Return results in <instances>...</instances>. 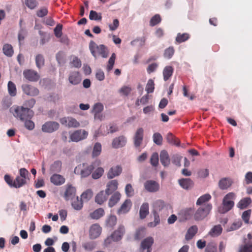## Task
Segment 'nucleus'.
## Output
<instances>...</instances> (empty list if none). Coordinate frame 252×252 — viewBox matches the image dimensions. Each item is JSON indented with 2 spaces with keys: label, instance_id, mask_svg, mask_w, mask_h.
<instances>
[{
  "label": "nucleus",
  "instance_id": "nucleus-1",
  "mask_svg": "<svg viewBox=\"0 0 252 252\" xmlns=\"http://www.w3.org/2000/svg\"><path fill=\"white\" fill-rule=\"evenodd\" d=\"M19 174L14 180L10 175L7 174L4 175V181L10 187L18 189L28 184L31 176L28 170L25 168H22L19 169Z\"/></svg>",
  "mask_w": 252,
  "mask_h": 252
},
{
  "label": "nucleus",
  "instance_id": "nucleus-2",
  "mask_svg": "<svg viewBox=\"0 0 252 252\" xmlns=\"http://www.w3.org/2000/svg\"><path fill=\"white\" fill-rule=\"evenodd\" d=\"M101 164V161L96 159L93 162L91 165H88L87 163H82L78 165L74 169V173L76 174L81 175V177L85 178L89 176L93 170Z\"/></svg>",
  "mask_w": 252,
  "mask_h": 252
},
{
  "label": "nucleus",
  "instance_id": "nucleus-3",
  "mask_svg": "<svg viewBox=\"0 0 252 252\" xmlns=\"http://www.w3.org/2000/svg\"><path fill=\"white\" fill-rule=\"evenodd\" d=\"M237 197L236 194L233 192L227 193L223 197L221 206H220L218 211L221 214H225L233 209L234 206V200Z\"/></svg>",
  "mask_w": 252,
  "mask_h": 252
},
{
  "label": "nucleus",
  "instance_id": "nucleus-4",
  "mask_svg": "<svg viewBox=\"0 0 252 252\" xmlns=\"http://www.w3.org/2000/svg\"><path fill=\"white\" fill-rule=\"evenodd\" d=\"M10 110L15 118L23 122L25 120L31 119L34 115L32 110L24 106H16L12 108Z\"/></svg>",
  "mask_w": 252,
  "mask_h": 252
},
{
  "label": "nucleus",
  "instance_id": "nucleus-5",
  "mask_svg": "<svg viewBox=\"0 0 252 252\" xmlns=\"http://www.w3.org/2000/svg\"><path fill=\"white\" fill-rule=\"evenodd\" d=\"M90 50L93 55L96 57L100 55L102 58H106L108 57V51L104 45H97L94 41H91L89 44Z\"/></svg>",
  "mask_w": 252,
  "mask_h": 252
},
{
  "label": "nucleus",
  "instance_id": "nucleus-6",
  "mask_svg": "<svg viewBox=\"0 0 252 252\" xmlns=\"http://www.w3.org/2000/svg\"><path fill=\"white\" fill-rule=\"evenodd\" d=\"M212 206L210 203H207L203 206L200 207L194 215V218L196 220H200L204 219L212 210Z\"/></svg>",
  "mask_w": 252,
  "mask_h": 252
},
{
  "label": "nucleus",
  "instance_id": "nucleus-7",
  "mask_svg": "<svg viewBox=\"0 0 252 252\" xmlns=\"http://www.w3.org/2000/svg\"><path fill=\"white\" fill-rule=\"evenodd\" d=\"M88 132L84 130H77L71 133L70 135L71 141L78 142L87 137Z\"/></svg>",
  "mask_w": 252,
  "mask_h": 252
},
{
  "label": "nucleus",
  "instance_id": "nucleus-8",
  "mask_svg": "<svg viewBox=\"0 0 252 252\" xmlns=\"http://www.w3.org/2000/svg\"><path fill=\"white\" fill-rule=\"evenodd\" d=\"M144 187L145 189L150 192H155L159 189V184L154 180H147L144 184Z\"/></svg>",
  "mask_w": 252,
  "mask_h": 252
},
{
  "label": "nucleus",
  "instance_id": "nucleus-9",
  "mask_svg": "<svg viewBox=\"0 0 252 252\" xmlns=\"http://www.w3.org/2000/svg\"><path fill=\"white\" fill-rule=\"evenodd\" d=\"M22 89L24 94L30 96H36L39 93L37 88L29 84L23 85L22 86Z\"/></svg>",
  "mask_w": 252,
  "mask_h": 252
},
{
  "label": "nucleus",
  "instance_id": "nucleus-10",
  "mask_svg": "<svg viewBox=\"0 0 252 252\" xmlns=\"http://www.w3.org/2000/svg\"><path fill=\"white\" fill-rule=\"evenodd\" d=\"M60 123L68 127H77L80 126V124L77 121L72 117H63L60 119Z\"/></svg>",
  "mask_w": 252,
  "mask_h": 252
},
{
  "label": "nucleus",
  "instance_id": "nucleus-11",
  "mask_svg": "<svg viewBox=\"0 0 252 252\" xmlns=\"http://www.w3.org/2000/svg\"><path fill=\"white\" fill-rule=\"evenodd\" d=\"M59 124L56 122H47L42 126V130L45 132L52 133L59 128Z\"/></svg>",
  "mask_w": 252,
  "mask_h": 252
},
{
  "label": "nucleus",
  "instance_id": "nucleus-12",
  "mask_svg": "<svg viewBox=\"0 0 252 252\" xmlns=\"http://www.w3.org/2000/svg\"><path fill=\"white\" fill-rule=\"evenodd\" d=\"M143 129L141 127L138 128L137 129L133 137L134 145L135 147L138 148L140 147L143 140Z\"/></svg>",
  "mask_w": 252,
  "mask_h": 252
},
{
  "label": "nucleus",
  "instance_id": "nucleus-13",
  "mask_svg": "<svg viewBox=\"0 0 252 252\" xmlns=\"http://www.w3.org/2000/svg\"><path fill=\"white\" fill-rule=\"evenodd\" d=\"M82 80L80 73L77 71H72L69 74L68 81L70 84L76 85L79 84Z\"/></svg>",
  "mask_w": 252,
  "mask_h": 252
},
{
  "label": "nucleus",
  "instance_id": "nucleus-14",
  "mask_svg": "<svg viewBox=\"0 0 252 252\" xmlns=\"http://www.w3.org/2000/svg\"><path fill=\"white\" fill-rule=\"evenodd\" d=\"M132 202L129 199H126L121 205L120 208L117 211V214L119 215L125 214L128 213L131 207Z\"/></svg>",
  "mask_w": 252,
  "mask_h": 252
},
{
  "label": "nucleus",
  "instance_id": "nucleus-15",
  "mask_svg": "<svg viewBox=\"0 0 252 252\" xmlns=\"http://www.w3.org/2000/svg\"><path fill=\"white\" fill-rule=\"evenodd\" d=\"M23 75L27 80L32 82H36L39 78V75L36 72L30 69L24 70Z\"/></svg>",
  "mask_w": 252,
  "mask_h": 252
},
{
  "label": "nucleus",
  "instance_id": "nucleus-16",
  "mask_svg": "<svg viewBox=\"0 0 252 252\" xmlns=\"http://www.w3.org/2000/svg\"><path fill=\"white\" fill-rule=\"evenodd\" d=\"M101 230V227L98 224H93L89 231L90 238L94 239L97 238L100 235Z\"/></svg>",
  "mask_w": 252,
  "mask_h": 252
},
{
  "label": "nucleus",
  "instance_id": "nucleus-17",
  "mask_svg": "<svg viewBox=\"0 0 252 252\" xmlns=\"http://www.w3.org/2000/svg\"><path fill=\"white\" fill-rule=\"evenodd\" d=\"M126 138L124 136H120L115 138L112 142V146L113 148L118 149L126 145Z\"/></svg>",
  "mask_w": 252,
  "mask_h": 252
},
{
  "label": "nucleus",
  "instance_id": "nucleus-18",
  "mask_svg": "<svg viewBox=\"0 0 252 252\" xmlns=\"http://www.w3.org/2000/svg\"><path fill=\"white\" fill-rule=\"evenodd\" d=\"M76 189L72 185H67L64 197L66 200H73L75 198Z\"/></svg>",
  "mask_w": 252,
  "mask_h": 252
},
{
  "label": "nucleus",
  "instance_id": "nucleus-19",
  "mask_svg": "<svg viewBox=\"0 0 252 252\" xmlns=\"http://www.w3.org/2000/svg\"><path fill=\"white\" fill-rule=\"evenodd\" d=\"M118 182L116 180H113L109 181L106 186L105 193L107 195L111 194L114 191L118 189Z\"/></svg>",
  "mask_w": 252,
  "mask_h": 252
},
{
  "label": "nucleus",
  "instance_id": "nucleus-20",
  "mask_svg": "<svg viewBox=\"0 0 252 252\" xmlns=\"http://www.w3.org/2000/svg\"><path fill=\"white\" fill-rule=\"evenodd\" d=\"M122 168L120 165H117L111 167L107 173V178L109 179H113L121 174Z\"/></svg>",
  "mask_w": 252,
  "mask_h": 252
},
{
  "label": "nucleus",
  "instance_id": "nucleus-21",
  "mask_svg": "<svg viewBox=\"0 0 252 252\" xmlns=\"http://www.w3.org/2000/svg\"><path fill=\"white\" fill-rule=\"evenodd\" d=\"M125 232V229L123 225H120L118 228L112 234L111 237L114 241H118L121 240Z\"/></svg>",
  "mask_w": 252,
  "mask_h": 252
},
{
  "label": "nucleus",
  "instance_id": "nucleus-22",
  "mask_svg": "<svg viewBox=\"0 0 252 252\" xmlns=\"http://www.w3.org/2000/svg\"><path fill=\"white\" fill-rule=\"evenodd\" d=\"M65 179L60 174H54L50 177V182L55 186H61L65 183Z\"/></svg>",
  "mask_w": 252,
  "mask_h": 252
},
{
  "label": "nucleus",
  "instance_id": "nucleus-23",
  "mask_svg": "<svg viewBox=\"0 0 252 252\" xmlns=\"http://www.w3.org/2000/svg\"><path fill=\"white\" fill-rule=\"evenodd\" d=\"M154 243V239L151 237H147L143 240L141 244V248L143 250L147 249V252H151V247Z\"/></svg>",
  "mask_w": 252,
  "mask_h": 252
},
{
  "label": "nucleus",
  "instance_id": "nucleus-24",
  "mask_svg": "<svg viewBox=\"0 0 252 252\" xmlns=\"http://www.w3.org/2000/svg\"><path fill=\"white\" fill-rule=\"evenodd\" d=\"M179 184L180 186L185 189H189L193 186V181L189 178H183L179 180Z\"/></svg>",
  "mask_w": 252,
  "mask_h": 252
},
{
  "label": "nucleus",
  "instance_id": "nucleus-25",
  "mask_svg": "<svg viewBox=\"0 0 252 252\" xmlns=\"http://www.w3.org/2000/svg\"><path fill=\"white\" fill-rule=\"evenodd\" d=\"M233 184L232 180L228 178H223L220 179L219 182V188L222 190L229 188Z\"/></svg>",
  "mask_w": 252,
  "mask_h": 252
},
{
  "label": "nucleus",
  "instance_id": "nucleus-26",
  "mask_svg": "<svg viewBox=\"0 0 252 252\" xmlns=\"http://www.w3.org/2000/svg\"><path fill=\"white\" fill-rule=\"evenodd\" d=\"M252 202L250 197H246L241 199L237 204V207L241 209H246Z\"/></svg>",
  "mask_w": 252,
  "mask_h": 252
},
{
  "label": "nucleus",
  "instance_id": "nucleus-27",
  "mask_svg": "<svg viewBox=\"0 0 252 252\" xmlns=\"http://www.w3.org/2000/svg\"><path fill=\"white\" fill-rule=\"evenodd\" d=\"M160 161L164 166H168L170 160L168 153L165 150H162L160 153Z\"/></svg>",
  "mask_w": 252,
  "mask_h": 252
},
{
  "label": "nucleus",
  "instance_id": "nucleus-28",
  "mask_svg": "<svg viewBox=\"0 0 252 252\" xmlns=\"http://www.w3.org/2000/svg\"><path fill=\"white\" fill-rule=\"evenodd\" d=\"M198 231V227L196 225H192L190 227L185 235V239L187 241L190 240L193 238Z\"/></svg>",
  "mask_w": 252,
  "mask_h": 252
},
{
  "label": "nucleus",
  "instance_id": "nucleus-29",
  "mask_svg": "<svg viewBox=\"0 0 252 252\" xmlns=\"http://www.w3.org/2000/svg\"><path fill=\"white\" fill-rule=\"evenodd\" d=\"M222 231V228L220 224L215 225L209 231V235L215 237L220 236Z\"/></svg>",
  "mask_w": 252,
  "mask_h": 252
},
{
  "label": "nucleus",
  "instance_id": "nucleus-30",
  "mask_svg": "<svg viewBox=\"0 0 252 252\" xmlns=\"http://www.w3.org/2000/svg\"><path fill=\"white\" fill-rule=\"evenodd\" d=\"M121 194L118 191L115 192L111 197L109 200L108 205L112 207L115 205L120 200Z\"/></svg>",
  "mask_w": 252,
  "mask_h": 252
},
{
  "label": "nucleus",
  "instance_id": "nucleus-31",
  "mask_svg": "<svg viewBox=\"0 0 252 252\" xmlns=\"http://www.w3.org/2000/svg\"><path fill=\"white\" fill-rule=\"evenodd\" d=\"M149 213V204L148 203H144L142 204L140 209L139 215L140 218L141 219H145Z\"/></svg>",
  "mask_w": 252,
  "mask_h": 252
},
{
  "label": "nucleus",
  "instance_id": "nucleus-32",
  "mask_svg": "<svg viewBox=\"0 0 252 252\" xmlns=\"http://www.w3.org/2000/svg\"><path fill=\"white\" fill-rule=\"evenodd\" d=\"M104 215V211L101 208H98L90 214V216L92 219L98 220Z\"/></svg>",
  "mask_w": 252,
  "mask_h": 252
},
{
  "label": "nucleus",
  "instance_id": "nucleus-33",
  "mask_svg": "<svg viewBox=\"0 0 252 252\" xmlns=\"http://www.w3.org/2000/svg\"><path fill=\"white\" fill-rule=\"evenodd\" d=\"M174 69L171 66H166L163 70V79L164 81L168 80L172 75Z\"/></svg>",
  "mask_w": 252,
  "mask_h": 252
},
{
  "label": "nucleus",
  "instance_id": "nucleus-34",
  "mask_svg": "<svg viewBox=\"0 0 252 252\" xmlns=\"http://www.w3.org/2000/svg\"><path fill=\"white\" fill-rule=\"evenodd\" d=\"M105 194L103 191L98 193L95 197V201L99 205L102 204L107 199L108 195Z\"/></svg>",
  "mask_w": 252,
  "mask_h": 252
},
{
  "label": "nucleus",
  "instance_id": "nucleus-35",
  "mask_svg": "<svg viewBox=\"0 0 252 252\" xmlns=\"http://www.w3.org/2000/svg\"><path fill=\"white\" fill-rule=\"evenodd\" d=\"M238 252H252V241L246 243L240 246Z\"/></svg>",
  "mask_w": 252,
  "mask_h": 252
},
{
  "label": "nucleus",
  "instance_id": "nucleus-36",
  "mask_svg": "<svg viewBox=\"0 0 252 252\" xmlns=\"http://www.w3.org/2000/svg\"><path fill=\"white\" fill-rule=\"evenodd\" d=\"M211 199V196L209 194H205L201 196L197 200L196 204L197 205L203 206L206 204V203Z\"/></svg>",
  "mask_w": 252,
  "mask_h": 252
},
{
  "label": "nucleus",
  "instance_id": "nucleus-37",
  "mask_svg": "<svg viewBox=\"0 0 252 252\" xmlns=\"http://www.w3.org/2000/svg\"><path fill=\"white\" fill-rule=\"evenodd\" d=\"M166 139L169 144L179 146L180 140L176 138L171 133H168L167 134Z\"/></svg>",
  "mask_w": 252,
  "mask_h": 252
},
{
  "label": "nucleus",
  "instance_id": "nucleus-38",
  "mask_svg": "<svg viewBox=\"0 0 252 252\" xmlns=\"http://www.w3.org/2000/svg\"><path fill=\"white\" fill-rule=\"evenodd\" d=\"M74 200L72 201L71 205L72 207L76 210H81L83 206V201L81 199H79V197L77 196L74 198Z\"/></svg>",
  "mask_w": 252,
  "mask_h": 252
},
{
  "label": "nucleus",
  "instance_id": "nucleus-39",
  "mask_svg": "<svg viewBox=\"0 0 252 252\" xmlns=\"http://www.w3.org/2000/svg\"><path fill=\"white\" fill-rule=\"evenodd\" d=\"M2 50L4 54L8 57L12 56L14 53L12 46L9 44H4Z\"/></svg>",
  "mask_w": 252,
  "mask_h": 252
},
{
  "label": "nucleus",
  "instance_id": "nucleus-40",
  "mask_svg": "<svg viewBox=\"0 0 252 252\" xmlns=\"http://www.w3.org/2000/svg\"><path fill=\"white\" fill-rule=\"evenodd\" d=\"M96 169L92 173V177L94 179L100 178L104 173V169L102 167L97 166Z\"/></svg>",
  "mask_w": 252,
  "mask_h": 252
},
{
  "label": "nucleus",
  "instance_id": "nucleus-41",
  "mask_svg": "<svg viewBox=\"0 0 252 252\" xmlns=\"http://www.w3.org/2000/svg\"><path fill=\"white\" fill-rule=\"evenodd\" d=\"M117 217L114 215L110 216L106 220V224L107 227H113L117 223Z\"/></svg>",
  "mask_w": 252,
  "mask_h": 252
},
{
  "label": "nucleus",
  "instance_id": "nucleus-42",
  "mask_svg": "<svg viewBox=\"0 0 252 252\" xmlns=\"http://www.w3.org/2000/svg\"><path fill=\"white\" fill-rule=\"evenodd\" d=\"M62 162L60 160L55 161L51 166L50 170L54 172H59L62 169Z\"/></svg>",
  "mask_w": 252,
  "mask_h": 252
},
{
  "label": "nucleus",
  "instance_id": "nucleus-43",
  "mask_svg": "<svg viewBox=\"0 0 252 252\" xmlns=\"http://www.w3.org/2000/svg\"><path fill=\"white\" fill-rule=\"evenodd\" d=\"M153 139L154 142L157 145L160 146L162 144L163 138L159 132H156L153 134Z\"/></svg>",
  "mask_w": 252,
  "mask_h": 252
},
{
  "label": "nucleus",
  "instance_id": "nucleus-44",
  "mask_svg": "<svg viewBox=\"0 0 252 252\" xmlns=\"http://www.w3.org/2000/svg\"><path fill=\"white\" fill-rule=\"evenodd\" d=\"M25 4L30 9L33 10L37 7L38 2L36 0H25Z\"/></svg>",
  "mask_w": 252,
  "mask_h": 252
},
{
  "label": "nucleus",
  "instance_id": "nucleus-45",
  "mask_svg": "<svg viewBox=\"0 0 252 252\" xmlns=\"http://www.w3.org/2000/svg\"><path fill=\"white\" fill-rule=\"evenodd\" d=\"M189 38V35L188 33H179L177 34L176 41L179 43H182L187 41Z\"/></svg>",
  "mask_w": 252,
  "mask_h": 252
},
{
  "label": "nucleus",
  "instance_id": "nucleus-46",
  "mask_svg": "<svg viewBox=\"0 0 252 252\" xmlns=\"http://www.w3.org/2000/svg\"><path fill=\"white\" fill-rule=\"evenodd\" d=\"M8 93L11 96H14L16 95L17 91L16 86L11 81H9L8 83Z\"/></svg>",
  "mask_w": 252,
  "mask_h": 252
},
{
  "label": "nucleus",
  "instance_id": "nucleus-47",
  "mask_svg": "<svg viewBox=\"0 0 252 252\" xmlns=\"http://www.w3.org/2000/svg\"><path fill=\"white\" fill-rule=\"evenodd\" d=\"M149 100V96L148 94L143 95L140 99H137L135 102L136 106H139L140 104L145 105L148 103Z\"/></svg>",
  "mask_w": 252,
  "mask_h": 252
},
{
  "label": "nucleus",
  "instance_id": "nucleus-48",
  "mask_svg": "<svg viewBox=\"0 0 252 252\" xmlns=\"http://www.w3.org/2000/svg\"><path fill=\"white\" fill-rule=\"evenodd\" d=\"M101 152V145L99 143H96L93 148L92 152V156L93 157H97L99 156Z\"/></svg>",
  "mask_w": 252,
  "mask_h": 252
},
{
  "label": "nucleus",
  "instance_id": "nucleus-49",
  "mask_svg": "<svg viewBox=\"0 0 252 252\" xmlns=\"http://www.w3.org/2000/svg\"><path fill=\"white\" fill-rule=\"evenodd\" d=\"M93 192L91 189H87L84 191L81 195V199L85 201H88L93 196Z\"/></svg>",
  "mask_w": 252,
  "mask_h": 252
},
{
  "label": "nucleus",
  "instance_id": "nucleus-50",
  "mask_svg": "<svg viewBox=\"0 0 252 252\" xmlns=\"http://www.w3.org/2000/svg\"><path fill=\"white\" fill-rule=\"evenodd\" d=\"M126 194L127 197H132L134 194V190L130 184H127L125 189Z\"/></svg>",
  "mask_w": 252,
  "mask_h": 252
},
{
  "label": "nucleus",
  "instance_id": "nucleus-51",
  "mask_svg": "<svg viewBox=\"0 0 252 252\" xmlns=\"http://www.w3.org/2000/svg\"><path fill=\"white\" fill-rule=\"evenodd\" d=\"M155 89V83L153 80L150 79L148 81L146 86V91L147 94L152 93Z\"/></svg>",
  "mask_w": 252,
  "mask_h": 252
},
{
  "label": "nucleus",
  "instance_id": "nucleus-52",
  "mask_svg": "<svg viewBox=\"0 0 252 252\" xmlns=\"http://www.w3.org/2000/svg\"><path fill=\"white\" fill-rule=\"evenodd\" d=\"M89 19L91 20H101L102 19L101 14V13H97L95 11L91 10Z\"/></svg>",
  "mask_w": 252,
  "mask_h": 252
},
{
  "label": "nucleus",
  "instance_id": "nucleus-53",
  "mask_svg": "<svg viewBox=\"0 0 252 252\" xmlns=\"http://www.w3.org/2000/svg\"><path fill=\"white\" fill-rule=\"evenodd\" d=\"M83 248L87 251H92L95 247V244L94 242H87L82 245Z\"/></svg>",
  "mask_w": 252,
  "mask_h": 252
},
{
  "label": "nucleus",
  "instance_id": "nucleus-54",
  "mask_svg": "<svg viewBox=\"0 0 252 252\" xmlns=\"http://www.w3.org/2000/svg\"><path fill=\"white\" fill-rule=\"evenodd\" d=\"M161 22V18L159 15L156 14L151 19L150 21V25L151 26H155Z\"/></svg>",
  "mask_w": 252,
  "mask_h": 252
},
{
  "label": "nucleus",
  "instance_id": "nucleus-55",
  "mask_svg": "<svg viewBox=\"0 0 252 252\" xmlns=\"http://www.w3.org/2000/svg\"><path fill=\"white\" fill-rule=\"evenodd\" d=\"M159 158L157 153H154L150 158V163L154 166H157L158 163Z\"/></svg>",
  "mask_w": 252,
  "mask_h": 252
},
{
  "label": "nucleus",
  "instance_id": "nucleus-56",
  "mask_svg": "<svg viewBox=\"0 0 252 252\" xmlns=\"http://www.w3.org/2000/svg\"><path fill=\"white\" fill-rule=\"evenodd\" d=\"M132 91L130 87L125 86L122 87L119 91L120 93L125 96H127Z\"/></svg>",
  "mask_w": 252,
  "mask_h": 252
},
{
  "label": "nucleus",
  "instance_id": "nucleus-57",
  "mask_svg": "<svg viewBox=\"0 0 252 252\" xmlns=\"http://www.w3.org/2000/svg\"><path fill=\"white\" fill-rule=\"evenodd\" d=\"M205 252H217L216 245L213 243H208L205 249Z\"/></svg>",
  "mask_w": 252,
  "mask_h": 252
},
{
  "label": "nucleus",
  "instance_id": "nucleus-58",
  "mask_svg": "<svg viewBox=\"0 0 252 252\" xmlns=\"http://www.w3.org/2000/svg\"><path fill=\"white\" fill-rule=\"evenodd\" d=\"M252 210L251 209L244 211L242 215V218L246 223H248L249 219L251 215Z\"/></svg>",
  "mask_w": 252,
  "mask_h": 252
},
{
  "label": "nucleus",
  "instance_id": "nucleus-59",
  "mask_svg": "<svg viewBox=\"0 0 252 252\" xmlns=\"http://www.w3.org/2000/svg\"><path fill=\"white\" fill-rule=\"evenodd\" d=\"M103 110V105L100 103H96L93 108V111L94 113L95 117L97 114H99Z\"/></svg>",
  "mask_w": 252,
  "mask_h": 252
},
{
  "label": "nucleus",
  "instance_id": "nucleus-60",
  "mask_svg": "<svg viewBox=\"0 0 252 252\" xmlns=\"http://www.w3.org/2000/svg\"><path fill=\"white\" fill-rule=\"evenodd\" d=\"M48 11L47 8L46 7H43L41 8L40 9L36 11V15L38 17H43L47 15L48 14Z\"/></svg>",
  "mask_w": 252,
  "mask_h": 252
},
{
  "label": "nucleus",
  "instance_id": "nucleus-61",
  "mask_svg": "<svg viewBox=\"0 0 252 252\" xmlns=\"http://www.w3.org/2000/svg\"><path fill=\"white\" fill-rule=\"evenodd\" d=\"M62 29L63 25L61 24H58L54 29V33L57 37H61L62 35Z\"/></svg>",
  "mask_w": 252,
  "mask_h": 252
},
{
  "label": "nucleus",
  "instance_id": "nucleus-62",
  "mask_svg": "<svg viewBox=\"0 0 252 252\" xmlns=\"http://www.w3.org/2000/svg\"><path fill=\"white\" fill-rule=\"evenodd\" d=\"M35 100L34 98H31L28 100L25 101L23 106L31 109V108L34 106L35 104Z\"/></svg>",
  "mask_w": 252,
  "mask_h": 252
},
{
  "label": "nucleus",
  "instance_id": "nucleus-63",
  "mask_svg": "<svg viewBox=\"0 0 252 252\" xmlns=\"http://www.w3.org/2000/svg\"><path fill=\"white\" fill-rule=\"evenodd\" d=\"M174 53V49L173 47H170L166 49L164 53V56L165 58L170 59L171 58Z\"/></svg>",
  "mask_w": 252,
  "mask_h": 252
},
{
  "label": "nucleus",
  "instance_id": "nucleus-64",
  "mask_svg": "<svg viewBox=\"0 0 252 252\" xmlns=\"http://www.w3.org/2000/svg\"><path fill=\"white\" fill-rule=\"evenodd\" d=\"M25 126L26 128L29 130H32L34 127V123L31 120V119H28L27 120H25Z\"/></svg>",
  "mask_w": 252,
  "mask_h": 252
}]
</instances>
